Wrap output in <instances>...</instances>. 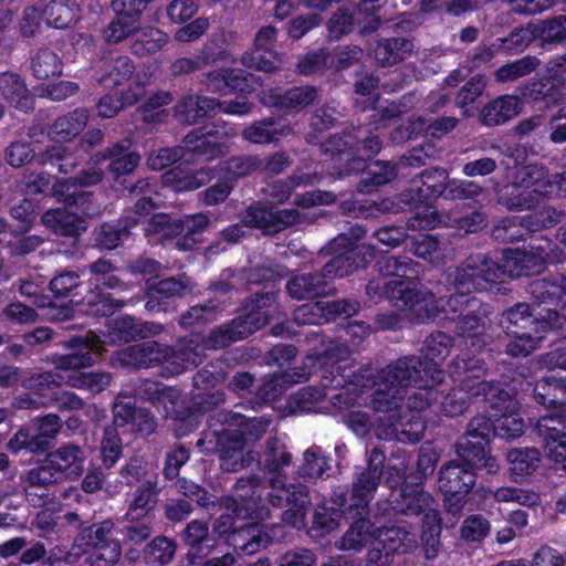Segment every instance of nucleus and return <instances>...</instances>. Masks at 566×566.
<instances>
[{"label":"nucleus","mask_w":566,"mask_h":566,"mask_svg":"<svg viewBox=\"0 0 566 566\" xmlns=\"http://www.w3.org/2000/svg\"><path fill=\"white\" fill-rule=\"evenodd\" d=\"M367 467L356 472L353 480L352 494L347 495L342 488L336 489L332 502L345 514L357 510L358 514L367 511L381 482L386 455L382 450L373 448L366 451Z\"/></svg>","instance_id":"39448f33"},{"label":"nucleus","mask_w":566,"mask_h":566,"mask_svg":"<svg viewBox=\"0 0 566 566\" xmlns=\"http://www.w3.org/2000/svg\"><path fill=\"white\" fill-rule=\"evenodd\" d=\"M434 500L430 493L423 490L421 484L405 482L401 486L391 490L389 503L397 514L406 516H419Z\"/></svg>","instance_id":"aec40b11"},{"label":"nucleus","mask_w":566,"mask_h":566,"mask_svg":"<svg viewBox=\"0 0 566 566\" xmlns=\"http://www.w3.org/2000/svg\"><path fill=\"white\" fill-rule=\"evenodd\" d=\"M524 95L533 102L551 107L566 98V82L558 76L544 77L531 83Z\"/></svg>","instance_id":"2f4dec72"},{"label":"nucleus","mask_w":566,"mask_h":566,"mask_svg":"<svg viewBox=\"0 0 566 566\" xmlns=\"http://www.w3.org/2000/svg\"><path fill=\"white\" fill-rule=\"evenodd\" d=\"M210 179L205 170L186 171L177 167L164 175V181L170 186L174 191H192L200 188Z\"/></svg>","instance_id":"864d4df0"},{"label":"nucleus","mask_w":566,"mask_h":566,"mask_svg":"<svg viewBox=\"0 0 566 566\" xmlns=\"http://www.w3.org/2000/svg\"><path fill=\"white\" fill-rule=\"evenodd\" d=\"M457 458L443 463L438 474V489L443 494H469L476 484V470L486 469L495 474L500 465L494 457L481 447L471 448L468 442L455 443Z\"/></svg>","instance_id":"f03ea898"},{"label":"nucleus","mask_w":566,"mask_h":566,"mask_svg":"<svg viewBox=\"0 0 566 566\" xmlns=\"http://www.w3.org/2000/svg\"><path fill=\"white\" fill-rule=\"evenodd\" d=\"M492 434H495V422L484 415H478L469 421L465 433L458 442H468L474 449L481 447L490 454L486 447Z\"/></svg>","instance_id":"3c124183"},{"label":"nucleus","mask_w":566,"mask_h":566,"mask_svg":"<svg viewBox=\"0 0 566 566\" xmlns=\"http://www.w3.org/2000/svg\"><path fill=\"white\" fill-rule=\"evenodd\" d=\"M376 534L375 524L367 517H359L350 524L335 546L339 551L357 554L376 539Z\"/></svg>","instance_id":"cd10ccee"},{"label":"nucleus","mask_w":566,"mask_h":566,"mask_svg":"<svg viewBox=\"0 0 566 566\" xmlns=\"http://www.w3.org/2000/svg\"><path fill=\"white\" fill-rule=\"evenodd\" d=\"M521 104L515 95L500 96L484 105L480 122L488 127L505 124L520 113Z\"/></svg>","instance_id":"7c9ffc66"},{"label":"nucleus","mask_w":566,"mask_h":566,"mask_svg":"<svg viewBox=\"0 0 566 566\" xmlns=\"http://www.w3.org/2000/svg\"><path fill=\"white\" fill-rule=\"evenodd\" d=\"M319 91L315 86H294L284 92L270 90L264 92L262 103L270 107H276L285 114H296L306 107L318 103Z\"/></svg>","instance_id":"a211bd4d"},{"label":"nucleus","mask_w":566,"mask_h":566,"mask_svg":"<svg viewBox=\"0 0 566 566\" xmlns=\"http://www.w3.org/2000/svg\"><path fill=\"white\" fill-rule=\"evenodd\" d=\"M66 347L73 352L55 356L53 364L57 370H78L91 367L95 363V354L103 352L98 335L90 332L85 336L72 337Z\"/></svg>","instance_id":"2eb2a0df"},{"label":"nucleus","mask_w":566,"mask_h":566,"mask_svg":"<svg viewBox=\"0 0 566 566\" xmlns=\"http://www.w3.org/2000/svg\"><path fill=\"white\" fill-rule=\"evenodd\" d=\"M263 159L256 155L233 156L219 164L220 170L229 180H237L260 170Z\"/></svg>","instance_id":"6e6d98bb"},{"label":"nucleus","mask_w":566,"mask_h":566,"mask_svg":"<svg viewBox=\"0 0 566 566\" xmlns=\"http://www.w3.org/2000/svg\"><path fill=\"white\" fill-rule=\"evenodd\" d=\"M461 384L468 399L474 398L489 402L493 410H506L515 406V399L507 391L500 388L499 384L479 379H462Z\"/></svg>","instance_id":"393cba45"},{"label":"nucleus","mask_w":566,"mask_h":566,"mask_svg":"<svg viewBox=\"0 0 566 566\" xmlns=\"http://www.w3.org/2000/svg\"><path fill=\"white\" fill-rule=\"evenodd\" d=\"M0 96L17 109L28 113L33 109L34 98L24 80L15 72L0 73Z\"/></svg>","instance_id":"bb28decb"},{"label":"nucleus","mask_w":566,"mask_h":566,"mask_svg":"<svg viewBox=\"0 0 566 566\" xmlns=\"http://www.w3.org/2000/svg\"><path fill=\"white\" fill-rule=\"evenodd\" d=\"M130 140L123 139L106 148L97 156L101 159L109 160L108 169L115 176L132 174L140 161V156L135 151H129Z\"/></svg>","instance_id":"473e14b6"},{"label":"nucleus","mask_w":566,"mask_h":566,"mask_svg":"<svg viewBox=\"0 0 566 566\" xmlns=\"http://www.w3.org/2000/svg\"><path fill=\"white\" fill-rule=\"evenodd\" d=\"M7 448L12 453H19L24 450L31 454H42L49 451L48 447L38 436L36 431H31L29 427H21L9 440Z\"/></svg>","instance_id":"69168bd1"},{"label":"nucleus","mask_w":566,"mask_h":566,"mask_svg":"<svg viewBox=\"0 0 566 566\" xmlns=\"http://www.w3.org/2000/svg\"><path fill=\"white\" fill-rule=\"evenodd\" d=\"M331 469L329 459L318 446H312L303 452L302 464L296 473L308 481L321 479Z\"/></svg>","instance_id":"8fccbe9b"},{"label":"nucleus","mask_w":566,"mask_h":566,"mask_svg":"<svg viewBox=\"0 0 566 566\" xmlns=\"http://www.w3.org/2000/svg\"><path fill=\"white\" fill-rule=\"evenodd\" d=\"M490 325L489 308L481 302L457 319L454 331L459 336L480 339Z\"/></svg>","instance_id":"58836bf2"},{"label":"nucleus","mask_w":566,"mask_h":566,"mask_svg":"<svg viewBox=\"0 0 566 566\" xmlns=\"http://www.w3.org/2000/svg\"><path fill=\"white\" fill-rule=\"evenodd\" d=\"M400 301L412 319L427 322L434 319L439 313L438 301L434 293L426 287L400 289Z\"/></svg>","instance_id":"b1692460"},{"label":"nucleus","mask_w":566,"mask_h":566,"mask_svg":"<svg viewBox=\"0 0 566 566\" xmlns=\"http://www.w3.org/2000/svg\"><path fill=\"white\" fill-rule=\"evenodd\" d=\"M135 65L128 56H116L104 62L103 75L99 83L106 87H115L125 84L135 73Z\"/></svg>","instance_id":"de8ad7c7"},{"label":"nucleus","mask_w":566,"mask_h":566,"mask_svg":"<svg viewBox=\"0 0 566 566\" xmlns=\"http://www.w3.org/2000/svg\"><path fill=\"white\" fill-rule=\"evenodd\" d=\"M142 87L137 85L119 96L106 94L97 103L98 116L112 118L117 115L125 106H130L139 101Z\"/></svg>","instance_id":"0e129e2a"},{"label":"nucleus","mask_w":566,"mask_h":566,"mask_svg":"<svg viewBox=\"0 0 566 566\" xmlns=\"http://www.w3.org/2000/svg\"><path fill=\"white\" fill-rule=\"evenodd\" d=\"M379 379H385L396 387H400L407 395V388L421 382H441L442 371L437 363L422 359L421 356H403L391 361L379 371Z\"/></svg>","instance_id":"1a4fd4ad"},{"label":"nucleus","mask_w":566,"mask_h":566,"mask_svg":"<svg viewBox=\"0 0 566 566\" xmlns=\"http://www.w3.org/2000/svg\"><path fill=\"white\" fill-rule=\"evenodd\" d=\"M541 454L535 448L513 449L507 453L510 471L515 476L531 475L539 464Z\"/></svg>","instance_id":"052dcab7"},{"label":"nucleus","mask_w":566,"mask_h":566,"mask_svg":"<svg viewBox=\"0 0 566 566\" xmlns=\"http://www.w3.org/2000/svg\"><path fill=\"white\" fill-rule=\"evenodd\" d=\"M415 49L412 40L396 36L379 40L374 49V56L380 66H390L411 56Z\"/></svg>","instance_id":"f704fd0d"},{"label":"nucleus","mask_w":566,"mask_h":566,"mask_svg":"<svg viewBox=\"0 0 566 566\" xmlns=\"http://www.w3.org/2000/svg\"><path fill=\"white\" fill-rule=\"evenodd\" d=\"M289 295L296 300L324 297L333 293L334 287L326 280L323 271L317 273H300L286 283Z\"/></svg>","instance_id":"a878e982"},{"label":"nucleus","mask_w":566,"mask_h":566,"mask_svg":"<svg viewBox=\"0 0 566 566\" xmlns=\"http://www.w3.org/2000/svg\"><path fill=\"white\" fill-rule=\"evenodd\" d=\"M168 345L155 340H147L132 345L120 353V361L126 366L148 368L153 365L168 364L171 355Z\"/></svg>","instance_id":"5701e85b"},{"label":"nucleus","mask_w":566,"mask_h":566,"mask_svg":"<svg viewBox=\"0 0 566 566\" xmlns=\"http://www.w3.org/2000/svg\"><path fill=\"white\" fill-rule=\"evenodd\" d=\"M243 422L244 419L240 412L216 410L207 419L211 433L206 434L197 442L198 447H202L207 442L213 444L207 449V453L218 454L223 471L237 472L250 463V458L245 459L243 454L244 439H242V434L231 428V426H241Z\"/></svg>","instance_id":"7ed1b4c3"},{"label":"nucleus","mask_w":566,"mask_h":566,"mask_svg":"<svg viewBox=\"0 0 566 566\" xmlns=\"http://www.w3.org/2000/svg\"><path fill=\"white\" fill-rule=\"evenodd\" d=\"M293 461L292 453L277 438H269L260 454L259 463L266 479L268 500L273 507L284 509L282 522L294 527L305 526V517L312 504L308 488L302 482H291L286 469Z\"/></svg>","instance_id":"f257e3e1"},{"label":"nucleus","mask_w":566,"mask_h":566,"mask_svg":"<svg viewBox=\"0 0 566 566\" xmlns=\"http://www.w3.org/2000/svg\"><path fill=\"white\" fill-rule=\"evenodd\" d=\"M159 488L157 478L145 480L138 485L128 504L127 512L129 516L142 515L155 517L154 511L158 501Z\"/></svg>","instance_id":"a19ab883"},{"label":"nucleus","mask_w":566,"mask_h":566,"mask_svg":"<svg viewBox=\"0 0 566 566\" xmlns=\"http://www.w3.org/2000/svg\"><path fill=\"white\" fill-rule=\"evenodd\" d=\"M193 290L192 282L186 274L170 276L164 280L146 282L145 308L151 314L166 313L174 308L175 297H185Z\"/></svg>","instance_id":"ddd939ff"},{"label":"nucleus","mask_w":566,"mask_h":566,"mask_svg":"<svg viewBox=\"0 0 566 566\" xmlns=\"http://www.w3.org/2000/svg\"><path fill=\"white\" fill-rule=\"evenodd\" d=\"M405 281L389 279L381 275L374 276L366 285V295L379 302L381 300H399L400 289H405Z\"/></svg>","instance_id":"680f3d73"},{"label":"nucleus","mask_w":566,"mask_h":566,"mask_svg":"<svg viewBox=\"0 0 566 566\" xmlns=\"http://www.w3.org/2000/svg\"><path fill=\"white\" fill-rule=\"evenodd\" d=\"M275 300L274 291L255 293L251 298L250 312L211 331L206 346L210 349H220L249 337L269 322L270 316L263 308L270 307Z\"/></svg>","instance_id":"423d86ee"},{"label":"nucleus","mask_w":566,"mask_h":566,"mask_svg":"<svg viewBox=\"0 0 566 566\" xmlns=\"http://www.w3.org/2000/svg\"><path fill=\"white\" fill-rule=\"evenodd\" d=\"M374 385L375 390L369 400L370 408L385 415L380 419L381 421L396 423L401 418L406 394L402 392L400 387H396L385 379H379V374H377Z\"/></svg>","instance_id":"6ab92c4d"},{"label":"nucleus","mask_w":566,"mask_h":566,"mask_svg":"<svg viewBox=\"0 0 566 566\" xmlns=\"http://www.w3.org/2000/svg\"><path fill=\"white\" fill-rule=\"evenodd\" d=\"M556 190L566 192V172L556 174L552 180L545 167L527 165L516 171L513 182L505 187L501 201L512 211L531 209Z\"/></svg>","instance_id":"20e7f679"},{"label":"nucleus","mask_w":566,"mask_h":566,"mask_svg":"<svg viewBox=\"0 0 566 566\" xmlns=\"http://www.w3.org/2000/svg\"><path fill=\"white\" fill-rule=\"evenodd\" d=\"M138 223L139 220L130 216L126 217L118 224L104 223L95 233V245L102 250L117 248Z\"/></svg>","instance_id":"a18cd8bd"},{"label":"nucleus","mask_w":566,"mask_h":566,"mask_svg":"<svg viewBox=\"0 0 566 566\" xmlns=\"http://www.w3.org/2000/svg\"><path fill=\"white\" fill-rule=\"evenodd\" d=\"M170 348L169 366L175 374L197 367L202 361L201 350L192 339H181Z\"/></svg>","instance_id":"49530a36"},{"label":"nucleus","mask_w":566,"mask_h":566,"mask_svg":"<svg viewBox=\"0 0 566 566\" xmlns=\"http://www.w3.org/2000/svg\"><path fill=\"white\" fill-rule=\"evenodd\" d=\"M88 271L92 274L93 289L85 296L86 304L96 306L95 313L102 316H109L124 307V301L104 292L126 289V283L116 274V264L111 259L99 258L88 265Z\"/></svg>","instance_id":"6e6552de"},{"label":"nucleus","mask_w":566,"mask_h":566,"mask_svg":"<svg viewBox=\"0 0 566 566\" xmlns=\"http://www.w3.org/2000/svg\"><path fill=\"white\" fill-rule=\"evenodd\" d=\"M135 34L137 38L132 45V51L139 56L156 53L168 42V35L156 28L137 29Z\"/></svg>","instance_id":"e2e57ef3"},{"label":"nucleus","mask_w":566,"mask_h":566,"mask_svg":"<svg viewBox=\"0 0 566 566\" xmlns=\"http://www.w3.org/2000/svg\"><path fill=\"white\" fill-rule=\"evenodd\" d=\"M497 262L485 254L467 258L457 266L448 268L446 279L454 291L471 294L473 291H484L493 283L502 282Z\"/></svg>","instance_id":"0eeeda50"},{"label":"nucleus","mask_w":566,"mask_h":566,"mask_svg":"<svg viewBox=\"0 0 566 566\" xmlns=\"http://www.w3.org/2000/svg\"><path fill=\"white\" fill-rule=\"evenodd\" d=\"M42 223L60 235L75 237L86 230L85 221L63 209H52L43 213Z\"/></svg>","instance_id":"79ce46f5"},{"label":"nucleus","mask_w":566,"mask_h":566,"mask_svg":"<svg viewBox=\"0 0 566 566\" xmlns=\"http://www.w3.org/2000/svg\"><path fill=\"white\" fill-rule=\"evenodd\" d=\"M46 460L63 481L74 480L84 472L86 452L83 447L67 442L49 452Z\"/></svg>","instance_id":"4be33fe9"},{"label":"nucleus","mask_w":566,"mask_h":566,"mask_svg":"<svg viewBox=\"0 0 566 566\" xmlns=\"http://www.w3.org/2000/svg\"><path fill=\"white\" fill-rule=\"evenodd\" d=\"M292 133L289 124L280 125L275 117H268L253 122L242 130L241 136L249 143L264 145L276 143Z\"/></svg>","instance_id":"c85d7f7f"},{"label":"nucleus","mask_w":566,"mask_h":566,"mask_svg":"<svg viewBox=\"0 0 566 566\" xmlns=\"http://www.w3.org/2000/svg\"><path fill=\"white\" fill-rule=\"evenodd\" d=\"M229 543L234 549L245 555H253L261 548L268 547L271 539L256 524L247 523L232 531Z\"/></svg>","instance_id":"72a5a7b5"},{"label":"nucleus","mask_w":566,"mask_h":566,"mask_svg":"<svg viewBox=\"0 0 566 566\" xmlns=\"http://www.w3.org/2000/svg\"><path fill=\"white\" fill-rule=\"evenodd\" d=\"M315 364L322 371V386L324 388H343L349 374V350L345 345L334 344L329 346L324 353L317 354Z\"/></svg>","instance_id":"dca6fc26"},{"label":"nucleus","mask_w":566,"mask_h":566,"mask_svg":"<svg viewBox=\"0 0 566 566\" xmlns=\"http://www.w3.org/2000/svg\"><path fill=\"white\" fill-rule=\"evenodd\" d=\"M112 380L113 377L107 371L74 373L65 377V385L97 395L107 389Z\"/></svg>","instance_id":"4d7b16f0"},{"label":"nucleus","mask_w":566,"mask_h":566,"mask_svg":"<svg viewBox=\"0 0 566 566\" xmlns=\"http://www.w3.org/2000/svg\"><path fill=\"white\" fill-rule=\"evenodd\" d=\"M266 479L255 473L241 476L232 490L233 513L242 518L265 520L270 516Z\"/></svg>","instance_id":"9d476101"},{"label":"nucleus","mask_w":566,"mask_h":566,"mask_svg":"<svg viewBox=\"0 0 566 566\" xmlns=\"http://www.w3.org/2000/svg\"><path fill=\"white\" fill-rule=\"evenodd\" d=\"M217 105L219 101L216 98L189 95L175 106V115L182 123L193 124L217 109Z\"/></svg>","instance_id":"ea45409f"},{"label":"nucleus","mask_w":566,"mask_h":566,"mask_svg":"<svg viewBox=\"0 0 566 566\" xmlns=\"http://www.w3.org/2000/svg\"><path fill=\"white\" fill-rule=\"evenodd\" d=\"M535 23L541 45L560 44L566 41V14L538 20Z\"/></svg>","instance_id":"bf43d9fd"},{"label":"nucleus","mask_w":566,"mask_h":566,"mask_svg":"<svg viewBox=\"0 0 566 566\" xmlns=\"http://www.w3.org/2000/svg\"><path fill=\"white\" fill-rule=\"evenodd\" d=\"M87 120V111L84 108H76L71 113L56 118L51 125L49 134L57 142L70 140L85 128Z\"/></svg>","instance_id":"c03bdc74"},{"label":"nucleus","mask_w":566,"mask_h":566,"mask_svg":"<svg viewBox=\"0 0 566 566\" xmlns=\"http://www.w3.org/2000/svg\"><path fill=\"white\" fill-rule=\"evenodd\" d=\"M48 24L65 29L77 18V6L75 0H51L43 10Z\"/></svg>","instance_id":"5fc2aeb1"},{"label":"nucleus","mask_w":566,"mask_h":566,"mask_svg":"<svg viewBox=\"0 0 566 566\" xmlns=\"http://www.w3.org/2000/svg\"><path fill=\"white\" fill-rule=\"evenodd\" d=\"M533 432L544 442L565 438L566 416L562 413H546L536 421Z\"/></svg>","instance_id":"774afa93"},{"label":"nucleus","mask_w":566,"mask_h":566,"mask_svg":"<svg viewBox=\"0 0 566 566\" xmlns=\"http://www.w3.org/2000/svg\"><path fill=\"white\" fill-rule=\"evenodd\" d=\"M376 539L389 554H406L418 547L417 534L412 530L399 525L377 527Z\"/></svg>","instance_id":"c756f323"},{"label":"nucleus","mask_w":566,"mask_h":566,"mask_svg":"<svg viewBox=\"0 0 566 566\" xmlns=\"http://www.w3.org/2000/svg\"><path fill=\"white\" fill-rule=\"evenodd\" d=\"M542 252L521 249L504 251L501 263L497 262L502 281L506 277L516 279L539 273L545 263V255Z\"/></svg>","instance_id":"412c9836"},{"label":"nucleus","mask_w":566,"mask_h":566,"mask_svg":"<svg viewBox=\"0 0 566 566\" xmlns=\"http://www.w3.org/2000/svg\"><path fill=\"white\" fill-rule=\"evenodd\" d=\"M534 311L535 310L526 303H517L503 312L501 324L506 329V333L518 331V328H530L534 331V334H541L547 328L563 327L557 311L547 308V315L537 313L539 317L534 314Z\"/></svg>","instance_id":"4468645a"},{"label":"nucleus","mask_w":566,"mask_h":566,"mask_svg":"<svg viewBox=\"0 0 566 566\" xmlns=\"http://www.w3.org/2000/svg\"><path fill=\"white\" fill-rule=\"evenodd\" d=\"M235 135L234 128L223 132L208 126L192 129L182 139L185 156L191 154L197 160H214L230 151V146L222 139L233 138Z\"/></svg>","instance_id":"f8f14e48"},{"label":"nucleus","mask_w":566,"mask_h":566,"mask_svg":"<svg viewBox=\"0 0 566 566\" xmlns=\"http://www.w3.org/2000/svg\"><path fill=\"white\" fill-rule=\"evenodd\" d=\"M410 251L434 265L443 264L447 258V244L431 234L413 238Z\"/></svg>","instance_id":"603ef678"},{"label":"nucleus","mask_w":566,"mask_h":566,"mask_svg":"<svg viewBox=\"0 0 566 566\" xmlns=\"http://www.w3.org/2000/svg\"><path fill=\"white\" fill-rule=\"evenodd\" d=\"M440 223L462 230L464 233H474L485 226L486 220L485 216L479 211H473L465 216L448 214L443 219L436 211L426 208L420 212H416L407 221V226L411 230L434 228Z\"/></svg>","instance_id":"f3484780"},{"label":"nucleus","mask_w":566,"mask_h":566,"mask_svg":"<svg viewBox=\"0 0 566 566\" xmlns=\"http://www.w3.org/2000/svg\"><path fill=\"white\" fill-rule=\"evenodd\" d=\"M354 137L353 156L350 163L343 169L342 174H357L365 169V158H370L381 149V140L378 135L367 134L358 129Z\"/></svg>","instance_id":"e433bc0d"},{"label":"nucleus","mask_w":566,"mask_h":566,"mask_svg":"<svg viewBox=\"0 0 566 566\" xmlns=\"http://www.w3.org/2000/svg\"><path fill=\"white\" fill-rule=\"evenodd\" d=\"M541 65L538 57L525 55L512 63H507L495 72L497 82H513L534 72Z\"/></svg>","instance_id":"338daca9"},{"label":"nucleus","mask_w":566,"mask_h":566,"mask_svg":"<svg viewBox=\"0 0 566 566\" xmlns=\"http://www.w3.org/2000/svg\"><path fill=\"white\" fill-rule=\"evenodd\" d=\"M31 71L39 80L60 76L63 71L61 57L50 49H40L31 59Z\"/></svg>","instance_id":"13d9d810"},{"label":"nucleus","mask_w":566,"mask_h":566,"mask_svg":"<svg viewBox=\"0 0 566 566\" xmlns=\"http://www.w3.org/2000/svg\"><path fill=\"white\" fill-rule=\"evenodd\" d=\"M177 543L164 535H158L143 548V560L147 566H165L172 562Z\"/></svg>","instance_id":"09e8293b"},{"label":"nucleus","mask_w":566,"mask_h":566,"mask_svg":"<svg viewBox=\"0 0 566 566\" xmlns=\"http://www.w3.org/2000/svg\"><path fill=\"white\" fill-rule=\"evenodd\" d=\"M322 176L317 172L292 175L286 179L275 180L262 189L263 195L274 203H284L293 191L301 186H313L319 182Z\"/></svg>","instance_id":"c9c22d12"},{"label":"nucleus","mask_w":566,"mask_h":566,"mask_svg":"<svg viewBox=\"0 0 566 566\" xmlns=\"http://www.w3.org/2000/svg\"><path fill=\"white\" fill-rule=\"evenodd\" d=\"M530 293L541 303L559 302L566 295V273H554L532 281Z\"/></svg>","instance_id":"37998d69"},{"label":"nucleus","mask_w":566,"mask_h":566,"mask_svg":"<svg viewBox=\"0 0 566 566\" xmlns=\"http://www.w3.org/2000/svg\"><path fill=\"white\" fill-rule=\"evenodd\" d=\"M375 271L378 275L406 282L419 276L421 265L406 255H386L377 260Z\"/></svg>","instance_id":"4c0bfd02"},{"label":"nucleus","mask_w":566,"mask_h":566,"mask_svg":"<svg viewBox=\"0 0 566 566\" xmlns=\"http://www.w3.org/2000/svg\"><path fill=\"white\" fill-rule=\"evenodd\" d=\"M365 230L360 226H353L348 232H342L325 248L328 253H337L322 269L327 281L335 277L347 276L358 268L357 258L361 254L355 242L363 238Z\"/></svg>","instance_id":"9b49d317"}]
</instances>
